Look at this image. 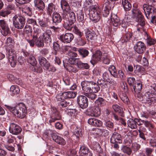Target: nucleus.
<instances>
[{"label":"nucleus","instance_id":"35","mask_svg":"<svg viewBox=\"0 0 156 156\" xmlns=\"http://www.w3.org/2000/svg\"><path fill=\"white\" fill-rule=\"evenodd\" d=\"M108 70L114 77L117 78L118 77V73L115 67L113 65L110 66L108 68Z\"/></svg>","mask_w":156,"mask_h":156},{"label":"nucleus","instance_id":"33","mask_svg":"<svg viewBox=\"0 0 156 156\" xmlns=\"http://www.w3.org/2000/svg\"><path fill=\"white\" fill-rule=\"evenodd\" d=\"M76 93L74 91H67L63 93V95L66 98H74L76 97Z\"/></svg>","mask_w":156,"mask_h":156},{"label":"nucleus","instance_id":"48","mask_svg":"<svg viewBox=\"0 0 156 156\" xmlns=\"http://www.w3.org/2000/svg\"><path fill=\"white\" fill-rule=\"evenodd\" d=\"M84 94L86 97H87L89 99L94 100L97 97L96 94H95L93 93H84Z\"/></svg>","mask_w":156,"mask_h":156},{"label":"nucleus","instance_id":"55","mask_svg":"<svg viewBox=\"0 0 156 156\" xmlns=\"http://www.w3.org/2000/svg\"><path fill=\"white\" fill-rule=\"evenodd\" d=\"M68 55L71 59L72 61L71 63L73 64L72 63V62H73V59L75 58H74L77 57V54L74 52L69 51L68 53Z\"/></svg>","mask_w":156,"mask_h":156},{"label":"nucleus","instance_id":"51","mask_svg":"<svg viewBox=\"0 0 156 156\" xmlns=\"http://www.w3.org/2000/svg\"><path fill=\"white\" fill-rule=\"evenodd\" d=\"M75 34L78 35L79 37H81L83 35V33L81 32L77 27L75 26L73 28L72 30Z\"/></svg>","mask_w":156,"mask_h":156},{"label":"nucleus","instance_id":"9","mask_svg":"<svg viewBox=\"0 0 156 156\" xmlns=\"http://www.w3.org/2000/svg\"><path fill=\"white\" fill-rule=\"evenodd\" d=\"M0 27L2 29V34L4 36L7 35L10 32V30L6 22L4 20H0Z\"/></svg>","mask_w":156,"mask_h":156},{"label":"nucleus","instance_id":"42","mask_svg":"<svg viewBox=\"0 0 156 156\" xmlns=\"http://www.w3.org/2000/svg\"><path fill=\"white\" fill-rule=\"evenodd\" d=\"M72 102L71 100H68L67 101H62L60 102L59 105L62 107L65 108L67 106H70L72 104Z\"/></svg>","mask_w":156,"mask_h":156},{"label":"nucleus","instance_id":"25","mask_svg":"<svg viewBox=\"0 0 156 156\" xmlns=\"http://www.w3.org/2000/svg\"><path fill=\"white\" fill-rule=\"evenodd\" d=\"M88 123L90 125L100 127L102 125V122L100 120L94 118H91L88 120Z\"/></svg>","mask_w":156,"mask_h":156},{"label":"nucleus","instance_id":"54","mask_svg":"<svg viewBox=\"0 0 156 156\" xmlns=\"http://www.w3.org/2000/svg\"><path fill=\"white\" fill-rule=\"evenodd\" d=\"M77 14L78 20L83 23L84 20V14L83 12L81 11H80Z\"/></svg>","mask_w":156,"mask_h":156},{"label":"nucleus","instance_id":"59","mask_svg":"<svg viewBox=\"0 0 156 156\" xmlns=\"http://www.w3.org/2000/svg\"><path fill=\"white\" fill-rule=\"evenodd\" d=\"M14 137L11 135H9L6 136L5 139L7 143L10 144L14 142Z\"/></svg>","mask_w":156,"mask_h":156},{"label":"nucleus","instance_id":"6","mask_svg":"<svg viewBox=\"0 0 156 156\" xmlns=\"http://www.w3.org/2000/svg\"><path fill=\"white\" fill-rule=\"evenodd\" d=\"M77 101L80 107L82 109L85 108L88 105V100L85 96L80 95L77 97Z\"/></svg>","mask_w":156,"mask_h":156},{"label":"nucleus","instance_id":"41","mask_svg":"<svg viewBox=\"0 0 156 156\" xmlns=\"http://www.w3.org/2000/svg\"><path fill=\"white\" fill-rule=\"evenodd\" d=\"M142 83L141 81H138L137 82V84L136 85H134L133 87L134 90L136 92H140L142 89Z\"/></svg>","mask_w":156,"mask_h":156},{"label":"nucleus","instance_id":"12","mask_svg":"<svg viewBox=\"0 0 156 156\" xmlns=\"http://www.w3.org/2000/svg\"><path fill=\"white\" fill-rule=\"evenodd\" d=\"M59 38L64 42L69 43L73 39L74 36L71 33H66L65 35L62 34L60 35Z\"/></svg>","mask_w":156,"mask_h":156},{"label":"nucleus","instance_id":"10","mask_svg":"<svg viewBox=\"0 0 156 156\" xmlns=\"http://www.w3.org/2000/svg\"><path fill=\"white\" fill-rule=\"evenodd\" d=\"M146 48L145 44L142 41L137 42L134 46L135 51L139 54H141L144 52Z\"/></svg>","mask_w":156,"mask_h":156},{"label":"nucleus","instance_id":"13","mask_svg":"<svg viewBox=\"0 0 156 156\" xmlns=\"http://www.w3.org/2000/svg\"><path fill=\"white\" fill-rule=\"evenodd\" d=\"M93 82L91 81H84L81 82V86L83 91L86 93H89L91 90V87Z\"/></svg>","mask_w":156,"mask_h":156},{"label":"nucleus","instance_id":"30","mask_svg":"<svg viewBox=\"0 0 156 156\" xmlns=\"http://www.w3.org/2000/svg\"><path fill=\"white\" fill-rule=\"evenodd\" d=\"M37 21L39 25L42 29L48 28V22L47 21L44 20L43 19L41 18H38Z\"/></svg>","mask_w":156,"mask_h":156},{"label":"nucleus","instance_id":"47","mask_svg":"<svg viewBox=\"0 0 156 156\" xmlns=\"http://www.w3.org/2000/svg\"><path fill=\"white\" fill-rule=\"evenodd\" d=\"M140 147V145L136 143H133L131 144V149L134 152H136L138 151Z\"/></svg>","mask_w":156,"mask_h":156},{"label":"nucleus","instance_id":"18","mask_svg":"<svg viewBox=\"0 0 156 156\" xmlns=\"http://www.w3.org/2000/svg\"><path fill=\"white\" fill-rule=\"evenodd\" d=\"M66 15L65 17L64 16V15L62 14L63 20H66L67 21L68 20L73 22H75L76 17L74 12H70V10L69 12H66Z\"/></svg>","mask_w":156,"mask_h":156},{"label":"nucleus","instance_id":"14","mask_svg":"<svg viewBox=\"0 0 156 156\" xmlns=\"http://www.w3.org/2000/svg\"><path fill=\"white\" fill-rule=\"evenodd\" d=\"M110 141L111 143L112 144L116 143L121 144L122 143V137L119 133L114 132L111 136Z\"/></svg>","mask_w":156,"mask_h":156},{"label":"nucleus","instance_id":"60","mask_svg":"<svg viewBox=\"0 0 156 156\" xmlns=\"http://www.w3.org/2000/svg\"><path fill=\"white\" fill-rule=\"evenodd\" d=\"M127 82L130 86L133 87L135 84V80L133 77H129L127 79Z\"/></svg>","mask_w":156,"mask_h":156},{"label":"nucleus","instance_id":"3","mask_svg":"<svg viewBox=\"0 0 156 156\" xmlns=\"http://www.w3.org/2000/svg\"><path fill=\"white\" fill-rule=\"evenodd\" d=\"M90 18L94 23L99 21L101 16V10L97 4L92 5L89 9Z\"/></svg>","mask_w":156,"mask_h":156},{"label":"nucleus","instance_id":"58","mask_svg":"<svg viewBox=\"0 0 156 156\" xmlns=\"http://www.w3.org/2000/svg\"><path fill=\"white\" fill-rule=\"evenodd\" d=\"M92 145L94 150H96L98 152L101 151V146L98 143L96 142H93Z\"/></svg>","mask_w":156,"mask_h":156},{"label":"nucleus","instance_id":"4","mask_svg":"<svg viewBox=\"0 0 156 156\" xmlns=\"http://www.w3.org/2000/svg\"><path fill=\"white\" fill-rule=\"evenodd\" d=\"M12 21L14 26L18 29L23 28L25 23L24 17L17 15H16L13 17Z\"/></svg>","mask_w":156,"mask_h":156},{"label":"nucleus","instance_id":"31","mask_svg":"<svg viewBox=\"0 0 156 156\" xmlns=\"http://www.w3.org/2000/svg\"><path fill=\"white\" fill-rule=\"evenodd\" d=\"M53 139L59 144L64 145L65 144V141L63 138L56 135L55 136H53Z\"/></svg>","mask_w":156,"mask_h":156},{"label":"nucleus","instance_id":"23","mask_svg":"<svg viewBox=\"0 0 156 156\" xmlns=\"http://www.w3.org/2000/svg\"><path fill=\"white\" fill-rule=\"evenodd\" d=\"M52 33L51 31L47 30L43 33L42 37L44 41L47 43L51 42V36Z\"/></svg>","mask_w":156,"mask_h":156},{"label":"nucleus","instance_id":"27","mask_svg":"<svg viewBox=\"0 0 156 156\" xmlns=\"http://www.w3.org/2000/svg\"><path fill=\"white\" fill-rule=\"evenodd\" d=\"M143 10L146 17L147 19H149L152 12L154 11L153 9L151 6L145 5H144Z\"/></svg>","mask_w":156,"mask_h":156},{"label":"nucleus","instance_id":"44","mask_svg":"<svg viewBox=\"0 0 156 156\" xmlns=\"http://www.w3.org/2000/svg\"><path fill=\"white\" fill-rule=\"evenodd\" d=\"M78 51L83 58L87 56L89 54L88 51L84 48H80L78 50Z\"/></svg>","mask_w":156,"mask_h":156},{"label":"nucleus","instance_id":"8","mask_svg":"<svg viewBox=\"0 0 156 156\" xmlns=\"http://www.w3.org/2000/svg\"><path fill=\"white\" fill-rule=\"evenodd\" d=\"M111 21L112 25L114 27H118L121 25L122 27H124L122 20H120L117 15L112 14L111 16Z\"/></svg>","mask_w":156,"mask_h":156},{"label":"nucleus","instance_id":"19","mask_svg":"<svg viewBox=\"0 0 156 156\" xmlns=\"http://www.w3.org/2000/svg\"><path fill=\"white\" fill-rule=\"evenodd\" d=\"M34 6L39 11H43L45 8V4L42 0H34Z\"/></svg>","mask_w":156,"mask_h":156},{"label":"nucleus","instance_id":"24","mask_svg":"<svg viewBox=\"0 0 156 156\" xmlns=\"http://www.w3.org/2000/svg\"><path fill=\"white\" fill-rule=\"evenodd\" d=\"M54 112L51 116V119L49 120L50 123L54 122L57 120H59L61 119V115L60 113L57 111L56 109H54Z\"/></svg>","mask_w":156,"mask_h":156},{"label":"nucleus","instance_id":"7","mask_svg":"<svg viewBox=\"0 0 156 156\" xmlns=\"http://www.w3.org/2000/svg\"><path fill=\"white\" fill-rule=\"evenodd\" d=\"M101 114L100 109L98 107H92L87 110V114L91 116L98 117Z\"/></svg>","mask_w":156,"mask_h":156},{"label":"nucleus","instance_id":"40","mask_svg":"<svg viewBox=\"0 0 156 156\" xmlns=\"http://www.w3.org/2000/svg\"><path fill=\"white\" fill-rule=\"evenodd\" d=\"M100 87L96 83L93 82V84H92L91 87V90L90 93H96L100 90Z\"/></svg>","mask_w":156,"mask_h":156},{"label":"nucleus","instance_id":"61","mask_svg":"<svg viewBox=\"0 0 156 156\" xmlns=\"http://www.w3.org/2000/svg\"><path fill=\"white\" fill-rule=\"evenodd\" d=\"M45 134L48 136H51L52 138L53 136H55L56 135L55 132L51 129L46 130L45 133Z\"/></svg>","mask_w":156,"mask_h":156},{"label":"nucleus","instance_id":"34","mask_svg":"<svg viewBox=\"0 0 156 156\" xmlns=\"http://www.w3.org/2000/svg\"><path fill=\"white\" fill-rule=\"evenodd\" d=\"M5 43L6 46H8V47L9 46L10 48V49H9V48L6 49V51L7 52H8V51L7 50H9V49L10 51L12 50L13 52V50L12 49V48L14 44V41L13 40H12L10 37H8Z\"/></svg>","mask_w":156,"mask_h":156},{"label":"nucleus","instance_id":"62","mask_svg":"<svg viewBox=\"0 0 156 156\" xmlns=\"http://www.w3.org/2000/svg\"><path fill=\"white\" fill-rule=\"evenodd\" d=\"M23 11L28 16H30L32 15L31 10L30 8L28 7H26L24 9Z\"/></svg>","mask_w":156,"mask_h":156},{"label":"nucleus","instance_id":"37","mask_svg":"<svg viewBox=\"0 0 156 156\" xmlns=\"http://www.w3.org/2000/svg\"><path fill=\"white\" fill-rule=\"evenodd\" d=\"M137 122L132 119H129L127 121L128 126L132 129H136L137 126Z\"/></svg>","mask_w":156,"mask_h":156},{"label":"nucleus","instance_id":"38","mask_svg":"<svg viewBox=\"0 0 156 156\" xmlns=\"http://www.w3.org/2000/svg\"><path fill=\"white\" fill-rule=\"evenodd\" d=\"M122 3L125 11H129L131 9V5L127 0H122Z\"/></svg>","mask_w":156,"mask_h":156},{"label":"nucleus","instance_id":"39","mask_svg":"<svg viewBox=\"0 0 156 156\" xmlns=\"http://www.w3.org/2000/svg\"><path fill=\"white\" fill-rule=\"evenodd\" d=\"M55 9V5L52 3H49L48 5L47 9L48 13L49 15H51L52 12H54Z\"/></svg>","mask_w":156,"mask_h":156},{"label":"nucleus","instance_id":"16","mask_svg":"<svg viewBox=\"0 0 156 156\" xmlns=\"http://www.w3.org/2000/svg\"><path fill=\"white\" fill-rule=\"evenodd\" d=\"M79 153L81 156H92L91 151L87 147L82 146L80 147Z\"/></svg>","mask_w":156,"mask_h":156},{"label":"nucleus","instance_id":"5","mask_svg":"<svg viewBox=\"0 0 156 156\" xmlns=\"http://www.w3.org/2000/svg\"><path fill=\"white\" fill-rule=\"evenodd\" d=\"M27 41L29 43L30 46L33 47L34 44L37 47H43L44 45V41L41 36L38 37L37 35H34L31 40L27 39Z\"/></svg>","mask_w":156,"mask_h":156},{"label":"nucleus","instance_id":"45","mask_svg":"<svg viewBox=\"0 0 156 156\" xmlns=\"http://www.w3.org/2000/svg\"><path fill=\"white\" fill-rule=\"evenodd\" d=\"M119 97L121 100L125 103L128 104L129 100L127 96L125 93H122L120 94Z\"/></svg>","mask_w":156,"mask_h":156},{"label":"nucleus","instance_id":"29","mask_svg":"<svg viewBox=\"0 0 156 156\" xmlns=\"http://www.w3.org/2000/svg\"><path fill=\"white\" fill-rule=\"evenodd\" d=\"M64 22V28L69 30H72L73 28L74 27L73 23L74 22H73L69 21H67L66 20H63Z\"/></svg>","mask_w":156,"mask_h":156},{"label":"nucleus","instance_id":"63","mask_svg":"<svg viewBox=\"0 0 156 156\" xmlns=\"http://www.w3.org/2000/svg\"><path fill=\"white\" fill-rule=\"evenodd\" d=\"M105 126L108 127L112 128L113 127L114 124L111 121L109 120H105Z\"/></svg>","mask_w":156,"mask_h":156},{"label":"nucleus","instance_id":"56","mask_svg":"<svg viewBox=\"0 0 156 156\" xmlns=\"http://www.w3.org/2000/svg\"><path fill=\"white\" fill-rule=\"evenodd\" d=\"M28 62L32 66H35L37 62L35 57L33 56H30L28 59Z\"/></svg>","mask_w":156,"mask_h":156},{"label":"nucleus","instance_id":"64","mask_svg":"<svg viewBox=\"0 0 156 156\" xmlns=\"http://www.w3.org/2000/svg\"><path fill=\"white\" fill-rule=\"evenodd\" d=\"M118 73L119 78L121 80H124L126 79V76L124 75L123 71L121 70H119L118 71Z\"/></svg>","mask_w":156,"mask_h":156},{"label":"nucleus","instance_id":"20","mask_svg":"<svg viewBox=\"0 0 156 156\" xmlns=\"http://www.w3.org/2000/svg\"><path fill=\"white\" fill-rule=\"evenodd\" d=\"M61 8L63 10V14L65 17L66 12H69L70 10V7L68 3L65 0H62L61 2Z\"/></svg>","mask_w":156,"mask_h":156},{"label":"nucleus","instance_id":"1","mask_svg":"<svg viewBox=\"0 0 156 156\" xmlns=\"http://www.w3.org/2000/svg\"><path fill=\"white\" fill-rule=\"evenodd\" d=\"M133 14L136 15L137 16V21L138 23L137 24V31L142 32H144L145 34V39L146 40L147 44L148 45L150 46L156 43V40L150 37L147 33L144 31L143 27L145 24V22L144 16L142 15L141 12L139 10H137L133 11Z\"/></svg>","mask_w":156,"mask_h":156},{"label":"nucleus","instance_id":"43","mask_svg":"<svg viewBox=\"0 0 156 156\" xmlns=\"http://www.w3.org/2000/svg\"><path fill=\"white\" fill-rule=\"evenodd\" d=\"M95 4H94L93 1L92 0H86L84 2L83 6L86 9L88 8H90V9L92 5Z\"/></svg>","mask_w":156,"mask_h":156},{"label":"nucleus","instance_id":"11","mask_svg":"<svg viewBox=\"0 0 156 156\" xmlns=\"http://www.w3.org/2000/svg\"><path fill=\"white\" fill-rule=\"evenodd\" d=\"M21 129L19 126L13 123H11L9 128L10 132L12 134L17 135L21 131Z\"/></svg>","mask_w":156,"mask_h":156},{"label":"nucleus","instance_id":"49","mask_svg":"<svg viewBox=\"0 0 156 156\" xmlns=\"http://www.w3.org/2000/svg\"><path fill=\"white\" fill-rule=\"evenodd\" d=\"M121 150L124 153H126L128 155L131 154L132 152V150L129 147L126 146H123Z\"/></svg>","mask_w":156,"mask_h":156},{"label":"nucleus","instance_id":"46","mask_svg":"<svg viewBox=\"0 0 156 156\" xmlns=\"http://www.w3.org/2000/svg\"><path fill=\"white\" fill-rule=\"evenodd\" d=\"M113 116L114 119L116 121L119 122L121 124L124 126L126 125V122L123 119L119 117L117 115L115 114H113Z\"/></svg>","mask_w":156,"mask_h":156},{"label":"nucleus","instance_id":"50","mask_svg":"<svg viewBox=\"0 0 156 156\" xmlns=\"http://www.w3.org/2000/svg\"><path fill=\"white\" fill-rule=\"evenodd\" d=\"M10 90L14 94H17L20 92L19 88L17 86L12 85L10 87Z\"/></svg>","mask_w":156,"mask_h":156},{"label":"nucleus","instance_id":"2","mask_svg":"<svg viewBox=\"0 0 156 156\" xmlns=\"http://www.w3.org/2000/svg\"><path fill=\"white\" fill-rule=\"evenodd\" d=\"M5 106L15 115L19 118L22 119L26 115L27 110L25 105L23 103L18 104L15 107Z\"/></svg>","mask_w":156,"mask_h":156},{"label":"nucleus","instance_id":"17","mask_svg":"<svg viewBox=\"0 0 156 156\" xmlns=\"http://www.w3.org/2000/svg\"><path fill=\"white\" fill-rule=\"evenodd\" d=\"M39 61L40 64L45 70L48 69L49 67L50 66V64L48 61L43 57H40L39 58Z\"/></svg>","mask_w":156,"mask_h":156},{"label":"nucleus","instance_id":"36","mask_svg":"<svg viewBox=\"0 0 156 156\" xmlns=\"http://www.w3.org/2000/svg\"><path fill=\"white\" fill-rule=\"evenodd\" d=\"M112 108L115 112H118L120 115L122 116H124V115L122 108L118 105L115 104L113 105Z\"/></svg>","mask_w":156,"mask_h":156},{"label":"nucleus","instance_id":"15","mask_svg":"<svg viewBox=\"0 0 156 156\" xmlns=\"http://www.w3.org/2000/svg\"><path fill=\"white\" fill-rule=\"evenodd\" d=\"M73 62H72L74 65H76L77 67L80 69H88L89 65L87 63H82L79 59L75 58L73 59Z\"/></svg>","mask_w":156,"mask_h":156},{"label":"nucleus","instance_id":"53","mask_svg":"<svg viewBox=\"0 0 156 156\" xmlns=\"http://www.w3.org/2000/svg\"><path fill=\"white\" fill-rule=\"evenodd\" d=\"M95 102L98 106H102L105 104V100L101 98H99L96 100Z\"/></svg>","mask_w":156,"mask_h":156},{"label":"nucleus","instance_id":"22","mask_svg":"<svg viewBox=\"0 0 156 156\" xmlns=\"http://www.w3.org/2000/svg\"><path fill=\"white\" fill-rule=\"evenodd\" d=\"M102 56V53L99 50L96 51L95 53L93 55L92 60L90 62L92 64L99 61Z\"/></svg>","mask_w":156,"mask_h":156},{"label":"nucleus","instance_id":"28","mask_svg":"<svg viewBox=\"0 0 156 156\" xmlns=\"http://www.w3.org/2000/svg\"><path fill=\"white\" fill-rule=\"evenodd\" d=\"M86 38L89 40H95L97 38V35L93 31L87 29L86 32Z\"/></svg>","mask_w":156,"mask_h":156},{"label":"nucleus","instance_id":"21","mask_svg":"<svg viewBox=\"0 0 156 156\" xmlns=\"http://www.w3.org/2000/svg\"><path fill=\"white\" fill-rule=\"evenodd\" d=\"M145 96L146 98L150 101L151 102H153L156 101V93H154L152 91L149 90L147 91Z\"/></svg>","mask_w":156,"mask_h":156},{"label":"nucleus","instance_id":"32","mask_svg":"<svg viewBox=\"0 0 156 156\" xmlns=\"http://www.w3.org/2000/svg\"><path fill=\"white\" fill-rule=\"evenodd\" d=\"M53 21L55 23H60L62 18L60 14L57 12H54L52 15Z\"/></svg>","mask_w":156,"mask_h":156},{"label":"nucleus","instance_id":"57","mask_svg":"<svg viewBox=\"0 0 156 156\" xmlns=\"http://www.w3.org/2000/svg\"><path fill=\"white\" fill-rule=\"evenodd\" d=\"M34 33L35 34L34 35H37L41 32V30L37 24L33 26Z\"/></svg>","mask_w":156,"mask_h":156},{"label":"nucleus","instance_id":"26","mask_svg":"<svg viewBox=\"0 0 156 156\" xmlns=\"http://www.w3.org/2000/svg\"><path fill=\"white\" fill-rule=\"evenodd\" d=\"M7 51H8V52H7V55H8L9 61L10 62L11 66L14 67L16 64V62L15 58H14L12 56L13 52L12 50H11V51L10 49L9 50H8Z\"/></svg>","mask_w":156,"mask_h":156},{"label":"nucleus","instance_id":"52","mask_svg":"<svg viewBox=\"0 0 156 156\" xmlns=\"http://www.w3.org/2000/svg\"><path fill=\"white\" fill-rule=\"evenodd\" d=\"M103 16L104 17H106L109 13V7L105 4L104 5L102 8Z\"/></svg>","mask_w":156,"mask_h":156}]
</instances>
